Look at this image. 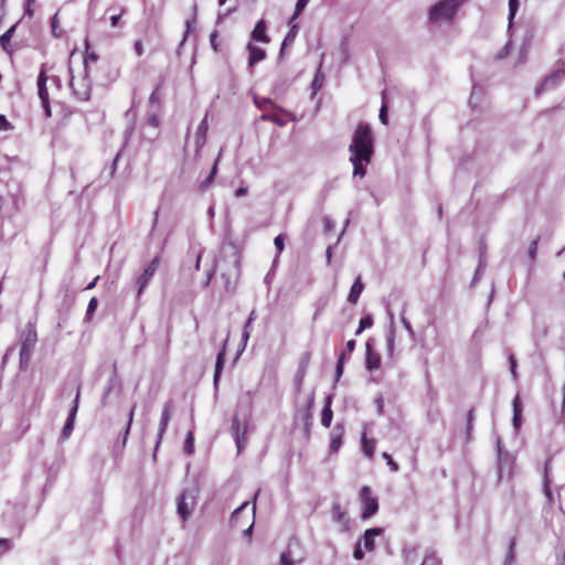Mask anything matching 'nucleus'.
<instances>
[{
    "label": "nucleus",
    "mask_w": 565,
    "mask_h": 565,
    "mask_svg": "<svg viewBox=\"0 0 565 565\" xmlns=\"http://www.w3.org/2000/svg\"><path fill=\"white\" fill-rule=\"evenodd\" d=\"M374 150V138L371 127L360 122L353 132L349 146L350 162L353 164V177L363 178L366 173L365 167L371 162Z\"/></svg>",
    "instance_id": "nucleus-1"
},
{
    "label": "nucleus",
    "mask_w": 565,
    "mask_h": 565,
    "mask_svg": "<svg viewBox=\"0 0 565 565\" xmlns=\"http://www.w3.org/2000/svg\"><path fill=\"white\" fill-rule=\"evenodd\" d=\"M361 443H362V451H363V454L366 457L372 458L373 455H374V451H375V445H376L375 439L367 438L365 433H363Z\"/></svg>",
    "instance_id": "nucleus-22"
},
{
    "label": "nucleus",
    "mask_w": 565,
    "mask_h": 565,
    "mask_svg": "<svg viewBox=\"0 0 565 565\" xmlns=\"http://www.w3.org/2000/svg\"><path fill=\"white\" fill-rule=\"evenodd\" d=\"M565 77V72L557 70L546 76L542 84L535 89L536 95L556 87Z\"/></svg>",
    "instance_id": "nucleus-9"
},
{
    "label": "nucleus",
    "mask_w": 565,
    "mask_h": 565,
    "mask_svg": "<svg viewBox=\"0 0 565 565\" xmlns=\"http://www.w3.org/2000/svg\"><path fill=\"white\" fill-rule=\"evenodd\" d=\"M266 22L264 20H259L254 26L250 38L253 41L268 43L270 41L269 36L266 34Z\"/></svg>",
    "instance_id": "nucleus-16"
},
{
    "label": "nucleus",
    "mask_w": 565,
    "mask_h": 565,
    "mask_svg": "<svg viewBox=\"0 0 565 565\" xmlns=\"http://www.w3.org/2000/svg\"><path fill=\"white\" fill-rule=\"evenodd\" d=\"M309 1L310 0H297L294 15L288 22L289 24H291L300 15V13L305 10Z\"/></svg>",
    "instance_id": "nucleus-29"
},
{
    "label": "nucleus",
    "mask_w": 565,
    "mask_h": 565,
    "mask_svg": "<svg viewBox=\"0 0 565 565\" xmlns=\"http://www.w3.org/2000/svg\"><path fill=\"white\" fill-rule=\"evenodd\" d=\"M513 414H522V406L519 395H516L513 399Z\"/></svg>",
    "instance_id": "nucleus-54"
},
{
    "label": "nucleus",
    "mask_w": 565,
    "mask_h": 565,
    "mask_svg": "<svg viewBox=\"0 0 565 565\" xmlns=\"http://www.w3.org/2000/svg\"><path fill=\"white\" fill-rule=\"evenodd\" d=\"M364 556V548L362 547V543L358 542L353 552V557L358 561L362 559Z\"/></svg>",
    "instance_id": "nucleus-46"
},
{
    "label": "nucleus",
    "mask_w": 565,
    "mask_h": 565,
    "mask_svg": "<svg viewBox=\"0 0 565 565\" xmlns=\"http://www.w3.org/2000/svg\"><path fill=\"white\" fill-rule=\"evenodd\" d=\"M247 192H248L247 188H245V186H241V188H238V189L235 191V196H236V198L244 196V195H246V194H247Z\"/></svg>",
    "instance_id": "nucleus-64"
},
{
    "label": "nucleus",
    "mask_w": 565,
    "mask_h": 565,
    "mask_svg": "<svg viewBox=\"0 0 565 565\" xmlns=\"http://www.w3.org/2000/svg\"><path fill=\"white\" fill-rule=\"evenodd\" d=\"M194 23H195V17H193L191 20H188V21H186V23H185V24H186V31H185V34H184V36H183L182 41H181V45H182V44L184 43V41L186 40L188 33H189V31H190L191 26H192Z\"/></svg>",
    "instance_id": "nucleus-59"
},
{
    "label": "nucleus",
    "mask_w": 565,
    "mask_h": 565,
    "mask_svg": "<svg viewBox=\"0 0 565 565\" xmlns=\"http://www.w3.org/2000/svg\"><path fill=\"white\" fill-rule=\"evenodd\" d=\"M290 25V30L289 32L287 33V35L285 36L284 41H282V45H281V50H280V54L284 52V49L288 45H290L296 35H297V32H298V25L295 24L294 22Z\"/></svg>",
    "instance_id": "nucleus-26"
},
{
    "label": "nucleus",
    "mask_w": 565,
    "mask_h": 565,
    "mask_svg": "<svg viewBox=\"0 0 565 565\" xmlns=\"http://www.w3.org/2000/svg\"><path fill=\"white\" fill-rule=\"evenodd\" d=\"M364 289V285L361 280V277L358 276L355 281L353 282L351 289H350V292H349V296H348V301L351 302V303H356L362 291Z\"/></svg>",
    "instance_id": "nucleus-20"
},
{
    "label": "nucleus",
    "mask_w": 565,
    "mask_h": 565,
    "mask_svg": "<svg viewBox=\"0 0 565 565\" xmlns=\"http://www.w3.org/2000/svg\"><path fill=\"white\" fill-rule=\"evenodd\" d=\"M382 457L386 460V463L390 466L393 472H397L399 470L398 463L393 460L391 455H388L387 452H383Z\"/></svg>",
    "instance_id": "nucleus-40"
},
{
    "label": "nucleus",
    "mask_w": 565,
    "mask_h": 565,
    "mask_svg": "<svg viewBox=\"0 0 565 565\" xmlns=\"http://www.w3.org/2000/svg\"><path fill=\"white\" fill-rule=\"evenodd\" d=\"M255 319H256V311L252 310V312L249 313L248 319L244 326V330H243V334H242L243 349L246 347L247 341L250 337V326Z\"/></svg>",
    "instance_id": "nucleus-23"
},
{
    "label": "nucleus",
    "mask_w": 565,
    "mask_h": 565,
    "mask_svg": "<svg viewBox=\"0 0 565 565\" xmlns=\"http://www.w3.org/2000/svg\"><path fill=\"white\" fill-rule=\"evenodd\" d=\"M383 530L381 527H372L367 529L362 537V547L367 551L372 552L375 548V537L381 535Z\"/></svg>",
    "instance_id": "nucleus-15"
},
{
    "label": "nucleus",
    "mask_w": 565,
    "mask_h": 565,
    "mask_svg": "<svg viewBox=\"0 0 565 565\" xmlns=\"http://www.w3.org/2000/svg\"><path fill=\"white\" fill-rule=\"evenodd\" d=\"M97 56L94 53L87 54L84 60V71L87 73L88 64L96 62Z\"/></svg>",
    "instance_id": "nucleus-50"
},
{
    "label": "nucleus",
    "mask_w": 565,
    "mask_h": 565,
    "mask_svg": "<svg viewBox=\"0 0 565 565\" xmlns=\"http://www.w3.org/2000/svg\"><path fill=\"white\" fill-rule=\"evenodd\" d=\"M135 51H136L138 56H141L143 54V45H142V42L140 40L135 42Z\"/></svg>",
    "instance_id": "nucleus-61"
},
{
    "label": "nucleus",
    "mask_w": 565,
    "mask_h": 565,
    "mask_svg": "<svg viewBox=\"0 0 565 565\" xmlns=\"http://www.w3.org/2000/svg\"><path fill=\"white\" fill-rule=\"evenodd\" d=\"M11 547L10 541L7 539H0V555L9 551Z\"/></svg>",
    "instance_id": "nucleus-52"
},
{
    "label": "nucleus",
    "mask_w": 565,
    "mask_h": 565,
    "mask_svg": "<svg viewBox=\"0 0 565 565\" xmlns=\"http://www.w3.org/2000/svg\"><path fill=\"white\" fill-rule=\"evenodd\" d=\"M519 8V0H509V22L514 19Z\"/></svg>",
    "instance_id": "nucleus-37"
},
{
    "label": "nucleus",
    "mask_w": 565,
    "mask_h": 565,
    "mask_svg": "<svg viewBox=\"0 0 565 565\" xmlns=\"http://www.w3.org/2000/svg\"><path fill=\"white\" fill-rule=\"evenodd\" d=\"M332 418H333L332 409L329 408V406L328 407H323L322 413H321V424H322V426L326 427V428L330 427Z\"/></svg>",
    "instance_id": "nucleus-28"
},
{
    "label": "nucleus",
    "mask_w": 565,
    "mask_h": 565,
    "mask_svg": "<svg viewBox=\"0 0 565 565\" xmlns=\"http://www.w3.org/2000/svg\"><path fill=\"white\" fill-rule=\"evenodd\" d=\"M193 441H194L193 433L189 431L188 435H186V438H185V444H184V450L188 454H192L193 452Z\"/></svg>",
    "instance_id": "nucleus-41"
},
{
    "label": "nucleus",
    "mask_w": 565,
    "mask_h": 565,
    "mask_svg": "<svg viewBox=\"0 0 565 565\" xmlns=\"http://www.w3.org/2000/svg\"><path fill=\"white\" fill-rule=\"evenodd\" d=\"M360 500L362 504V518H372L379 510V501L377 498L373 497L372 490L369 486H363L361 488Z\"/></svg>",
    "instance_id": "nucleus-5"
},
{
    "label": "nucleus",
    "mask_w": 565,
    "mask_h": 565,
    "mask_svg": "<svg viewBox=\"0 0 565 565\" xmlns=\"http://www.w3.org/2000/svg\"><path fill=\"white\" fill-rule=\"evenodd\" d=\"M174 411V403L173 401H168L164 403L163 405V408H162V414H161V418H160V424H159V430H158V440H157V446H159L162 437H163V434L167 429V426L170 422V418H171V414L172 412Z\"/></svg>",
    "instance_id": "nucleus-11"
},
{
    "label": "nucleus",
    "mask_w": 565,
    "mask_h": 565,
    "mask_svg": "<svg viewBox=\"0 0 565 565\" xmlns=\"http://www.w3.org/2000/svg\"><path fill=\"white\" fill-rule=\"evenodd\" d=\"M343 361H344V353H342L339 356L338 362H337V367H335V380L337 381L340 379V376L343 373Z\"/></svg>",
    "instance_id": "nucleus-43"
},
{
    "label": "nucleus",
    "mask_w": 565,
    "mask_h": 565,
    "mask_svg": "<svg viewBox=\"0 0 565 565\" xmlns=\"http://www.w3.org/2000/svg\"><path fill=\"white\" fill-rule=\"evenodd\" d=\"M509 361H510L511 374H512L513 379H516V376H518V374H516V361H515L513 355H510Z\"/></svg>",
    "instance_id": "nucleus-55"
},
{
    "label": "nucleus",
    "mask_w": 565,
    "mask_h": 565,
    "mask_svg": "<svg viewBox=\"0 0 565 565\" xmlns=\"http://www.w3.org/2000/svg\"><path fill=\"white\" fill-rule=\"evenodd\" d=\"M372 324H373V318L370 315L361 318V320L359 322V328H358L355 334L359 335L363 330L371 328Z\"/></svg>",
    "instance_id": "nucleus-30"
},
{
    "label": "nucleus",
    "mask_w": 565,
    "mask_h": 565,
    "mask_svg": "<svg viewBox=\"0 0 565 565\" xmlns=\"http://www.w3.org/2000/svg\"><path fill=\"white\" fill-rule=\"evenodd\" d=\"M70 87L77 99L87 100L90 95V82L87 77V73H85V75L78 81H76L74 75H72Z\"/></svg>",
    "instance_id": "nucleus-6"
},
{
    "label": "nucleus",
    "mask_w": 565,
    "mask_h": 565,
    "mask_svg": "<svg viewBox=\"0 0 565 565\" xmlns=\"http://www.w3.org/2000/svg\"><path fill=\"white\" fill-rule=\"evenodd\" d=\"M36 342V330L32 323H28L21 337L20 366L22 370L28 367Z\"/></svg>",
    "instance_id": "nucleus-3"
},
{
    "label": "nucleus",
    "mask_w": 565,
    "mask_h": 565,
    "mask_svg": "<svg viewBox=\"0 0 565 565\" xmlns=\"http://www.w3.org/2000/svg\"><path fill=\"white\" fill-rule=\"evenodd\" d=\"M324 76L323 74L318 70L315 78L312 81L311 87L313 93H317L323 85Z\"/></svg>",
    "instance_id": "nucleus-32"
},
{
    "label": "nucleus",
    "mask_w": 565,
    "mask_h": 565,
    "mask_svg": "<svg viewBox=\"0 0 565 565\" xmlns=\"http://www.w3.org/2000/svg\"><path fill=\"white\" fill-rule=\"evenodd\" d=\"M196 505V492L194 489H185L178 499V513L186 521Z\"/></svg>",
    "instance_id": "nucleus-4"
},
{
    "label": "nucleus",
    "mask_w": 565,
    "mask_h": 565,
    "mask_svg": "<svg viewBox=\"0 0 565 565\" xmlns=\"http://www.w3.org/2000/svg\"><path fill=\"white\" fill-rule=\"evenodd\" d=\"M473 424V409L471 408L467 415V435L470 434Z\"/></svg>",
    "instance_id": "nucleus-51"
},
{
    "label": "nucleus",
    "mask_w": 565,
    "mask_h": 565,
    "mask_svg": "<svg viewBox=\"0 0 565 565\" xmlns=\"http://www.w3.org/2000/svg\"><path fill=\"white\" fill-rule=\"evenodd\" d=\"M420 565H441V562L434 552H430L426 554Z\"/></svg>",
    "instance_id": "nucleus-34"
},
{
    "label": "nucleus",
    "mask_w": 565,
    "mask_h": 565,
    "mask_svg": "<svg viewBox=\"0 0 565 565\" xmlns=\"http://www.w3.org/2000/svg\"><path fill=\"white\" fill-rule=\"evenodd\" d=\"M159 262H160L159 257L156 256L150 262V264L145 268L142 274L137 278L136 284H137V287H138V291H137V296L138 297L143 292V290L149 285L150 280L152 279L156 270L158 269Z\"/></svg>",
    "instance_id": "nucleus-7"
},
{
    "label": "nucleus",
    "mask_w": 565,
    "mask_h": 565,
    "mask_svg": "<svg viewBox=\"0 0 565 565\" xmlns=\"http://www.w3.org/2000/svg\"><path fill=\"white\" fill-rule=\"evenodd\" d=\"M248 502H244L241 507H238L237 509H235L232 513V516H231V522L233 524H237L238 522V519H241V514L245 511V509L248 507Z\"/></svg>",
    "instance_id": "nucleus-35"
},
{
    "label": "nucleus",
    "mask_w": 565,
    "mask_h": 565,
    "mask_svg": "<svg viewBox=\"0 0 565 565\" xmlns=\"http://www.w3.org/2000/svg\"><path fill=\"white\" fill-rule=\"evenodd\" d=\"M11 129H13L11 122H9L4 115H0V131H8Z\"/></svg>",
    "instance_id": "nucleus-44"
},
{
    "label": "nucleus",
    "mask_w": 565,
    "mask_h": 565,
    "mask_svg": "<svg viewBox=\"0 0 565 565\" xmlns=\"http://www.w3.org/2000/svg\"><path fill=\"white\" fill-rule=\"evenodd\" d=\"M263 120H269V121H274V122H277L278 125H282L284 122L278 119L275 115H270V114H264L262 117H260Z\"/></svg>",
    "instance_id": "nucleus-56"
},
{
    "label": "nucleus",
    "mask_w": 565,
    "mask_h": 565,
    "mask_svg": "<svg viewBox=\"0 0 565 565\" xmlns=\"http://www.w3.org/2000/svg\"><path fill=\"white\" fill-rule=\"evenodd\" d=\"M126 12L125 8H120L118 13H114L110 15V25L113 28L120 26V19L122 14Z\"/></svg>",
    "instance_id": "nucleus-36"
},
{
    "label": "nucleus",
    "mask_w": 565,
    "mask_h": 565,
    "mask_svg": "<svg viewBox=\"0 0 565 565\" xmlns=\"http://www.w3.org/2000/svg\"><path fill=\"white\" fill-rule=\"evenodd\" d=\"M365 362H366V367L370 371L377 370L381 366V358H380L379 353L372 351V347H371L370 342L366 343V361Z\"/></svg>",
    "instance_id": "nucleus-18"
},
{
    "label": "nucleus",
    "mask_w": 565,
    "mask_h": 565,
    "mask_svg": "<svg viewBox=\"0 0 565 565\" xmlns=\"http://www.w3.org/2000/svg\"><path fill=\"white\" fill-rule=\"evenodd\" d=\"M379 117L383 125H387V106L384 102L382 103Z\"/></svg>",
    "instance_id": "nucleus-47"
},
{
    "label": "nucleus",
    "mask_w": 565,
    "mask_h": 565,
    "mask_svg": "<svg viewBox=\"0 0 565 565\" xmlns=\"http://www.w3.org/2000/svg\"><path fill=\"white\" fill-rule=\"evenodd\" d=\"M224 361H225V350L223 349L221 352L217 353V356H216L215 372H214V384L215 385L217 384V382L220 380V376H221V373L223 370V365H224Z\"/></svg>",
    "instance_id": "nucleus-24"
},
{
    "label": "nucleus",
    "mask_w": 565,
    "mask_h": 565,
    "mask_svg": "<svg viewBox=\"0 0 565 565\" xmlns=\"http://www.w3.org/2000/svg\"><path fill=\"white\" fill-rule=\"evenodd\" d=\"M552 480L550 478V471H548V462L545 463L544 467V478H543V491L547 499V501L552 504L554 501L553 493L551 491L550 484Z\"/></svg>",
    "instance_id": "nucleus-21"
},
{
    "label": "nucleus",
    "mask_w": 565,
    "mask_h": 565,
    "mask_svg": "<svg viewBox=\"0 0 565 565\" xmlns=\"http://www.w3.org/2000/svg\"><path fill=\"white\" fill-rule=\"evenodd\" d=\"M149 103L150 104H157L159 103V95H158V90H153L149 97Z\"/></svg>",
    "instance_id": "nucleus-63"
},
{
    "label": "nucleus",
    "mask_w": 565,
    "mask_h": 565,
    "mask_svg": "<svg viewBox=\"0 0 565 565\" xmlns=\"http://www.w3.org/2000/svg\"><path fill=\"white\" fill-rule=\"evenodd\" d=\"M354 348H355V341L354 340H349L347 342V344H345V351L343 352L344 355L352 353Z\"/></svg>",
    "instance_id": "nucleus-60"
},
{
    "label": "nucleus",
    "mask_w": 565,
    "mask_h": 565,
    "mask_svg": "<svg viewBox=\"0 0 565 565\" xmlns=\"http://www.w3.org/2000/svg\"><path fill=\"white\" fill-rule=\"evenodd\" d=\"M247 51L249 53L248 65L253 67L256 63L263 61L266 57V52L264 49L255 46L252 43H248Z\"/></svg>",
    "instance_id": "nucleus-17"
},
{
    "label": "nucleus",
    "mask_w": 565,
    "mask_h": 565,
    "mask_svg": "<svg viewBox=\"0 0 565 565\" xmlns=\"http://www.w3.org/2000/svg\"><path fill=\"white\" fill-rule=\"evenodd\" d=\"M274 244H275V247L278 252V254H280L282 250H284V236L280 234L278 236L275 237L274 239Z\"/></svg>",
    "instance_id": "nucleus-49"
},
{
    "label": "nucleus",
    "mask_w": 565,
    "mask_h": 565,
    "mask_svg": "<svg viewBox=\"0 0 565 565\" xmlns=\"http://www.w3.org/2000/svg\"><path fill=\"white\" fill-rule=\"evenodd\" d=\"M207 129H209L207 115H205V117L199 124L196 131H195V136H194L195 156L200 154L201 149L204 147V145L206 142Z\"/></svg>",
    "instance_id": "nucleus-12"
},
{
    "label": "nucleus",
    "mask_w": 565,
    "mask_h": 565,
    "mask_svg": "<svg viewBox=\"0 0 565 565\" xmlns=\"http://www.w3.org/2000/svg\"><path fill=\"white\" fill-rule=\"evenodd\" d=\"M394 343H395V330H394L393 326H391V328L387 332V335H386V348H387V353L390 356H393Z\"/></svg>",
    "instance_id": "nucleus-27"
},
{
    "label": "nucleus",
    "mask_w": 565,
    "mask_h": 565,
    "mask_svg": "<svg viewBox=\"0 0 565 565\" xmlns=\"http://www.w3.org/2000/svg\"><path fill=\"white\" fill-rule=\"evenodd\" d=\"M14 30H15V26L13 25L0 36L1 45H2L3 50H6V51H8V45H9V42L14 33Z\"/></svg>",
    "instance_id": "nucleus-31"
},
{
    "label": "nucleus",
    "mask_w": 565,
    "mask_h": 565,
    "mask_svg": "<svg viewBox=\"0 0 565 565\" xmlns=\"http://www.w3.org/2000/svg\"><path fill=\"white\" fill-rule=\"evenodd\" d=\"M514 546H515V540L512 539L509 547V553L505 558V565H512V562L514 559Z\"/></svg>",
    "instance_id": "nucleus-42"
},
{
    "label": "nucleus",
    "mask_w": 565,
    "mask_h": 565,
    "mask_svg": "<svg viewBox=\"0 0 565 565\" xmlns=\"http://www.w3.org/2000/svg\"><path fill=\"white\" fill-rule=\"evenodd\" d=\"M537 244H539V238L532 241V243L529 247V256L532 260H534L536 257Z\"/></svg>",
    "instance_id": "nucleus-48"
},
{
    "label": "nucleus",
    "mask_w": 565,
    "mask_h": 565,
    "mask_svg": "<svg viewBox=\"0 0 565 565\" xmlns=\"http://www.w3.org/2000/svg\"><path fill=\"white\" fill-rule=\"evenodd\" d=\"M522 424V414H513V427L515 430L520 428Z\"/></svg>",
    "instance_id": "nucleus-58"
},
{
    "label": "nucleus",
    "mask_w": 565,
    "mask_h": 565,
    "mask_svg": "<svg viewBox=\"0 0 565 565\" xmlns=\"http://www.w3.org/2000/svg\"><path fill=\"white\" fill-rule=\"evenodd\" d=\"M344 434L343 424L338 423L330 433V451L332 454L338 452L342 446V437Z\"/></svg>",
    "instance_id": "nucleus-13"
},
{
    "label": "nucleus",
    "mask_w": 565,
    "mask_h": 565,
    "mask_svg": "<svg viewBox=\"0 0 565 565\" xmlns=\"http://www.w3.org/2000/svg\"><path fill=\"white\" fill-rule=\"evenodd\" d=\"M463 1L465 0H440L430 8L428 15L429 22L434 24L451 22Z\"/></svg>",
    "instance_id": "nucleus-2"
},
{
    "label": "nucleus",
    "mask_w": 565,
    "mask_h": 565,
    "mask_svg": "<svg viewBox=\"0 0 565 565\" xmlns=\"http://www.w3.org/2000/svg\"><path fill=\"white\" fill-rule=\"evenodd\" d=\"M51 26H52V32H53L54 36L60 38L62 35V32L58 31V18H57V14H55L52 18Z\"/></svg>",
    "instance_id": "nucleus-45"
},
{
    "label": "nucleus",
    "mask_w": 565,
    "mask_h": 565,
    "mask_svg": "<svg viewBox=\"0 0 565 565\" xmlns=\"http://www.w3.org/2000/svg\"><path fill=\"white\" fill-rule=\"evenodd\" d=\"M300 561L301 558L295 559L291 545H289L288 548L280 555V565H296Z\"/></svg>",
    "instance_id": "nucleus-25"
},
{
    "label": "nucleus",
    "mask_w": 565,
    "mask_h": 565,
    "mask_svg": "<svg viewBox=\"0 0 565 565\" xmlns=\"http://www.w3.org/2000/svg\"><path fill=\"white\" fill-rule=\"evenodd\" d=\"M46 81H47V77H46L45 73L42 71L38 77V94L42 102V106L45 110V116L50 117L51 116V107H50L49 92L46 88Z\"/></svg>",
    "instance_id": "nucleus-8"
},
{
    "label": "nucleus",
    "mask_w": 565,
    "mask_h": 565,
    "mask_svg": "<svg viewBox=\"0 0 565 565\" xmlns=\"http://www.w3.org/2000/svg\"><path fill=\"white\" fill-rule=\"evenodd\" d=\"M401 321H402V323H403V326H404L405 330L408 332V334H409L411 337H414V330H413V328H412L411 322H409V321H408L404 316H402Z\"/></svg>",
    "instance_id": "nucleus-53"
},
{
    "label": "nucleus",
    "mask_w": 565,
    "mask_h": 565,
    "mask_svg": "<svg viewBox=\"0 0 565 565\" xmlns=\"http://www.w3.org/2000/svg\"><path fill=\"white\" fill-rule=\"evenodd\" d=\"M332 516L335 522H338L341 525V529L343 531H347L349 529V519L344 511H342L339 503H334L332 505Z\"/></svg>",
    "instance_id": "nucleus-19"
},
{
    "label": "nucleus",
    "mask_w": 565,
    "mask_h": 565,
    "mask_svg": "<svg viewBox=\"0 0 565 565\" xmlns=\"http://www.w3.org/2000/svg\"><path fill=\"white\" fill-rule=\"evenodd\" d=\"M404 557L407 565H415L416 550H405Z\"/></svg>",
    "instance_id": "nucleus-38"
},
{
    "label": "nucleus",
    "mask_w": 565,
    "mask_h": 565,
    "mask_svg": "<svg viewBox=\"0 0 565 565\" xmlns=\"http://www.w3.org/2000/svg\"><path fill=\"white\" fill-rule=\"evenodd\" d=\"M232 431L236 443L237 450L239 452L246 445V427H244L243 430H241V422L238 417L233 418Z\"/></svg>",
    "instance_id": "nucleus-14"
},
{
    "label": "nucleus",
    "mask_w": 565,
    "mask_h": 565,
    "mask_svg": "<svg viewBox=\"0 0 565 565\" xmlns=\"http://www.w3.org/2000/svg\"><path fill=\"white\" fill-rule=\"evenodd\" d=\"M479 98V92H477L476 87H473L472 93L470 95V104L476 106V100Z\"/></svg>",
    "instance_id": "nucleus-62"
},
{
    "label": "nucleus",
    "mask_w": 565,
    "mask_h": 565,
    "mask_svg": "<svg viewBox=\"0 0 565 565\" xmlns=\"http://www.w3.org/2000/svg\"><path fill=\"white\" fill-rule=\"evenodd\" d=\"M254 102H255L256 106L263 110L267 109L269 106L273 105L271 100L268 98L255 97Z\"/></svg>",
    "instance_id": "nucleus-39"
},
{
    "label": "nucleus",
    "mask_w": 565,
    "mask_h": 565,
    "mask_svg": "<svg viewBox=\"0 0 565 565\" xmlns=\"http://www.w3.org/2000/svg\"><path fill=\"white\" fill-rule=\"evenodd\" d=\"M98 307V300L96 297H93L89 302H88V306H87V310H86V316H85V319L87 321H89L94 315V312L96 311Z\"/></svg>",
    "instance_id": "nucleus-33"
},
{
    "label": "nucleus",
    "mask_w": 565,
    "mask_h": 565,
    "mask_svg": "<svg viewBox=\"0 0 565 565\" xmlns=\"http://www.w3.org/2000/svg\"><path fill=\"white\" fill-rule=\"evenodd\" d=\"M78 402H79V390L77 391V394H76V397L74 399V403H73V406L70 411V414H68V417L66 419V423L64 424V427L62 429V433H61V439L62 440H66L72 431H73V428H74V422H75V417H76V414H77V409H78Z\"/></svg>",
    "instance_id": "nucleus-10"
},
{
    "label": "nucleus",
    "mask_w": 565,
    "mask_h": 565,
    "mask_svg": "<svg viewBox=\"0 0 565 565\" xmlns=\"http://www.w3.org/2000/svg\"><path fill=\"white\" fill-rule=\"evenodd\" d=\"M217 162H218V158L216 159V161H215V163H214V166H213V168H212V170H211L210 175H209V177L206 178V180L203 182L204 184L210 183V182L213 180V178L215 177L216 171H217Z\"/></svg>",
    "instance_id": "nucleus-57"
}]
</instances>
